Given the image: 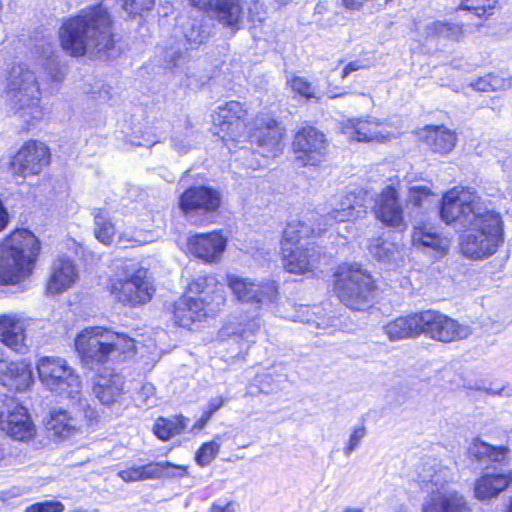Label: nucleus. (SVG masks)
Wrapping results in <instances>:
<instances>
[{"instance_id":"nucleus-23","label":"nucleus","mask_w":512,"mask_h":512,"mask_svg":"<svg viewBox=\"0 0 512 512\" xmlns=\"http://www.w3.org/2000/svg\"><path fill=\"white\" fill-rule=\"evenodd\" d=\"M374 211L376 218L387 226L401 228L405 226L403 207L399 200L397 190L392 186H387L378 195Z\"/></svg>"},{"instance_id":"nucleus-36","label":"nucleus","mask_w":512,"mask_h":512,"mask_svg":"<svg viewBox=\"0 0 512 512\" xmlns=\"http://www.w3.org/2000/svg\"><path fill=\"white\" fill-rule=\"evenodd\" d=\"M368 249L375 259L391 267L403 261L404 254L399 245L382 236L371 239Z\"/></svg>"},{"instance_id":"nucleus-2","label":"nucleus","mask_w":512,"mask_h":512,"mask_svg":"<svg viewBox=\"0 0 512 512\" xmlns=\"http://www.w3.org/2000/svg\"><path fill=\"white\" fill-rule=\"evenodd\" d=\"M63 49L72 56L92 53L100 59H113L120 53L112 33V19L104 2L82 9L61 26Z\"/></svg>"},{"instance_id":"nucleus-45","label":"nucleus","mask_w":512,"mask_h":512,"mask_svg":"<svg viewBox=\"0 0 512 512\" xmlns=\"http://www.w3.org/2000/svg\"><path fill=\"white\" fill-rule=\"evenodd\" d=\"M220 444L216 441L204 443L196 452L195 460L200 466L209 465L217 456Z\"/></svg>"},{"instance_id":"nucleus-31","label":"nucleus","mask_w":512,"mask_h":512,"mask_svg":"<svg viewBox=\"0 0 512 512\" xmlns=\"http://www.w3.org/2000/svg\"><path fill=\"white\" fill-rule=\"evenodd\" d=\"M512 483V472L508 474L486 473L474 485V496L480 501H490L505 491Z\"/></svg>"},{"instance_id":"nucleus-56","label":"nucleus","mask_w":512,"mask_h":512,"mask_svg":"<svg viewBox=\"0 0 512 512\" xmlns=\"http://www.w3.org/2000/svg\"><path fill=\"white\" fill-rule=\"evenodd\" d=\"M305 309V313H303V315H299L298 316V320L301 321V322H305V323H312V324H315L316 327L318 328H325L327 326L326 323H324V320H321L320 321V318L319 317H316L315 319H313L311 316H310V310L308 307H304Z\"/></svg>"},{"instance_id":"nucleus-30","label":"nucleus","mask_w":512,"mask_h":512,"mask_svg":"<svg viewBox=\"0 0 512 512\" xmlns=\"http://www.w3.org/2000/svg\"><path fill=\"white\" fill-rule=\"evenodd\" d=\"M412 245L424 253L438 257L448 250L449 240L437 233L434 227L423 224L414 228Z\"/></svg>"},{"instance_id":"nucleus-53","label":"nucleus","mask_w":512,"mask_h":512,"mask_svg":"<svg viewBox=\"0 0 512 512\" xmlns=\"http://www.w3.org/2000/svg\"><path fill=\"white\" fill-rule=\"evenodd\" d=\"M488 80L490 82L491 91L504 90L511 86V80L500 74L489 73Z\"/></svg>"},{"instance_id":"nucleus-12","label":"nucleus","mask_w":512,"mask_h":512,"mask_svg":"<svg viewBox=\"0 0 512 512\" xmlns=\"http://www.w3.org/2000/svg\"><path fill=\"white\" fill-rule=\"evenodd\" d=\"M284 133L285 129L265 113L256 115L249 126L250 140L264 157H275L282 151Z\"/></svg>"},{"instance_id":"nucleus-13","label":"nucleus","mask_w":512,"mask_h":512,"mask_svg":"<svg viewBox=\"0 0 512 512\" xmlns=\"http://www.w3.org/2000/svg\"><path fill=\"white\" fill-rule=\"evenodd\" d=\"M421 328L422 334L444 343L466 339L472 333L468 325L460 324L447 315L434 310L421 312Z\"/></svg>"},{"instance_id":"nucleus-44","label":"nucleus","mask_w":512,"mask_h":512,"mask_svg":"<svg viewBox=\"0 0 512 512\" xmlns=\"http://www.w3.org/2000/svg\"><path fill=\"white\" fill-rule=\"evenodd\" d=\"M498 0H461L459 10L473 12L478 17L485 14H492L496 8Z\"/></svg>"},{"instance_id":"nucleus-52","label":"nucleus","mask_w":512,"mask_h":512,"mask_svg":"<svg viewBox=\"0 0 512 512\" xmlns=\"http://www.w3.org/2000/svg\"><path fill=\"white\" fill-rule=\"evenodd\" d=\"M137 401L142 405L152 407L155 405V387L151 383H145L137 395Z\"/></svg>"},{"instance_id":"nucleus-42","label":"nucleus","mask_w":512,"mask_h":512,"mask_svg":"<svg viewBox=\"0 0 512 512\" xmlns=\"http://www.w3.org/2000/svg\"><path fill=\"white\" fill-rule=\"evenodd\" d=\"M93 215L95 224L94 233L96 238L106 245L110 244L115 235V228L108 213L102 209H95Z\"/></svg>"},{"instance_id":"nucleus-29","label":"nucleus","mask_w":512,"mask_h":512,"mask_svg":"<svg viewBox=\"0 0 512 512\" xmlns=\"http://www.w3.org/2000/svg\"><path fill=\"white\" fill-rule=\"evenodd\" d=\"M217 287L218 282L213 275H199L189 283L188 294H195L196 298H206L205 307L215 313L224 303L223 291Z\"/></svg>"},{"instance_id":"nucleus-39","label":"nucleus","mask_w":512,"mask_h":512,"mask_svg":"<svg viewBox=\"0 0 512 512\" xmlns=\"http://www.w3.org/2000/svg\"><path fill=\"white\" fill-rule=\"evenodd\" d=\"M32 147L27 141L22 148L12 157L10 170L16 177L25 178L32 174Z\"/></svg>"},{"instance_id":"nucleus-54","label":"nucleus","mask_w":512,"mask_h":512,"mask_svg":"<svg viewBox=\"0 0 512 512\" xmlns=\"http://www.w3.org/2000/svg\"><path fill=\"white\" fill-rule=\"evenodd\" d=\"M64 505L59 501L34 503V512H63Z\"/></svg>"},{"instance_id":"nucleus-1","label":"nucleus","mask_w":512,"mask_h":512,"mask_svg":"<svg viewBox=\"0 0 512 512\" xmlns=\"http://www.w3.org/2000/svg\"><path fill=\"white\" fill-rule=\"evenodd\" d=\"M441 219L459 230L470 232L462 237V253L472 259H482L496 253L504 242L500 214L489 209L479 194L471 188H453L441 201Z\"/></svg>"},{"instance_id":"nucleus-48","label":"nucleus","mask_w":512,"mask_h":512,"mask_svg":"<svg viewBox=\"0 0 512 512\" xmlns=\"http://www.w3.org/2000/svg\"><path fill=\"white\" fill-rule=\"evenodd\" d=\"M155 0H123V9L130 16L142 15L153 8Z\"/></svg>"},{"instance_id":"nucleus-27","label":"nucleus","mask_w":512,"mask_h":512,"mask_svg":"<svg viewBox=\"0 0 512 512\" xmlns=\"http://www.w3.org/2000/svg\"><path fill=\"white\" fill-rule=\"evenodd\" d=\"M206 298L185 295L174 304V320L178 326L190 327L205 319L211 312L205 307Z\"/></svg>"},{"instance_id":"nucleus-51","label":"nucleus","mask_w":512,"mask_h":512,"mask_svg":"<svg viewBox=\"0 0 512 512\" xmlns=\"http://www.w3.org/2000/svg\"><path fill=\"white\" fill-rule=\"evenodd\" d=\"M365 435H366L365 426L361 425V426L355 427L352 430L350 437L348 439V442L343 449L344 454L346 456H350L356 450V448L359 446V444L361 443V441L365 437Z\"/></svg>"},{"instance_id":"nucleus-40","label":"nucleus","mask_w":512,"mask_h":512,"mask_svg":"<svg viewBox=\"0 0 512 512\" xmlns=\"http://www.w3.org/2000/svg\"><path fill=\"white\" fill-rule=\"evenodd\" d=\"M507 451L505 447H494L478 439L469 447V455L479 461L488 458L492 462H501Z\"/></svg>"},{"instance_id":"nucleus-64","label":"nucleus","mask_w":512,"mask_h":512,"mask_svg":"<svg viewBox=\"0 0 512 512\" xmlns=\"http://www.w3.org/2000/svg\"><path fill=\"white\" fill-rule=\"evenodd\" d=\"M344 512H362V510L356 508H347L344 510Z\"/></svg>"},{"instance_id":"nucleus-57","label":"nucleus","mask_w":512,"mask_h":512,"mask_svg":"<svg viewBox=\"0 0 512 512\" xmlns=\"http://www.w3.org/2000/svg\"><path fill=\"white\" fill-rule=\"evenodd\" d=\"M472 87L478 91H491L490 82L488 80V74L478 78L474 83H472Z\"/></svg>"},{"instance_id":"nucleus-5","label":"nucleus","mask_w":512,"mask_h":512,"mask_svg":"<svg viewBox=\"0 0 512 512\" xmlns=\"http://www.w3.org/2000/svg\"><path fill=\"white\" fill-rule=\"evenodd\" d=\"M75 347L85 366L94 369L105 363L114 352H132L135 344L132 338L103 327H87L75 339Z\"/></svg>"},{"instance_id":"nucleus-47","label":"nucleus","mask_w":512,"mask_h":512,"mask_svg":"<svg viewBox=\"0 0 512 512\" xmlns=\"http://www.w3.org/2000/svg\"><path fill=\"white\" fill-rule=\"evenodd\" d=\"M50 149L42 142L34 141V174L50 164Z\"/></svg>"},{"instance_id":"nucleus-11","label":"nucleus","mask_w":512,"mask_h":512,"mask_svg":"<svg viewBox=\"0 0 512 512\" xmlns=\"http://www.w3.org/2000/svg\"><path fill=\"white\" fill-rule=\"evenodd\" d=\"M419 478L421 483H430L437 487V491H433L430 499L423 505L422 512L468 511L464 497L455 490L444 489L441 472L435 471L432 465H429V468L424 470V473H420Z\"/></svg>"},{"instance_id":"nucleus-18","label":"nucleus","mask_w":512,"mask_h":512,"mask_svg":"<svg viewBox=\"0 0 512 512\" xmlns=\"http://www.w3.org/2000/svg\"><path fill=\"white\" fill-rule=\"evenodd\" d=\"M7 401L6 410L0 412V429L15 440H28L32 436L28 408L13 398Z\"/></svg>"},{"instance_id":"nucleus-17","label":"nucleus","mask_w":512,"mask_h":512,"mask_svg":"<svg viewBox=\"0 0 512 512\" xmlns=\"http://www.w3.org/2000/svg\"><path fill=\"white\" fill-rule=\"evenodd\" d=\"M82 413L78 406H76ZM97 417L92 421H88L83 414V419L72 416L69 411L64 408H52L44 420L45 427L48 432L56 439L65 440L83 433L85 426L92 425Z\"/></svg>"},{"instance_id":"nucleus-61","label":"nucleus","mask_w":512,"mask_h":512,"mask_svg":"<svg viewBox=\"0 0 512 512\" xmlns=\"http://www.w3.org/2000/svg\"><path fill=\"white\" fill-rule=\"evenodd\" d=\"M211 512H235V511L231 504H227L223 507L220 505L214 504L211 508Z\"/></svg>"},{"instance_id":"nucleus-24","label":"nucleus","mask_w":512,"mask_h":512,"mask_svg":"<svg viewBox=\"0 0 512 512\" xmlns=\"http://www.w3.org/2000/svg\"><path fill=\"white\" fill-rule=\"evenodd\" d=\"M343 132L359 142L382 143L392 137L384 128V123L375 118L350 119L344 124Z\"/></svg>"},{"instance_id":"nucleus-60","label":"nucleus","mask_w":512,"mask_h":512,"mask_svg":"<svg viewBox=\"0 0 512 512\" xmlns=\"http://www.w3.org/2000/svg\"><path fill=\"white\" fill-rule=\"evenodd\" d=\"M16 496H19V490L18 489H13L11 491H3V492H0V500L3 501V502H8V504H10V499L12 497H16ZM14 503H11V505H13Z\"/></svg>"},{"instance_id":"nucleus-9","label":"nucleus","mask_w":512,"mask_h":512,"mask_svg":"<svg viewBox=\"0 0 512 512\" xmlns=\"http://www.w3.org/2000/svg\"><path fill=\"white\" fill-rule=\"evenodd\" d=\"M124 277L116 279L111 285V293L121 303L137 306L149 302L154 288L149 281L148 271L144 268L123 267Z\"/></svg>"},{"instance_id":"nucleus-22","label":"nucleus","mask_w":512,"mask_h":512,"mask_svg":"<svg viewBox=\"0 0 512 512\" xmlns=\"http://www.w3.org/2000/svg\"><path fill=\"white\" fill-rule=\"evenodd\" d=\"M0 342L16 355L24 356L30 352L24 322L17 316H0Z\"/></svg>"},{"instance_id":"nucleus-38","label":"nucleus","mask_w":512,"mask_h":512,"mask_svg":"<svg viewBox=\"0 0 512 512\" xmlns=\"http://www.w3.org/2000/svg\"><path fill=\"white\" fill-rule=\"evenodd\" d=\"M187 421L188 419L183 416L173 419L159 418L154 425L153 431L159 439L166 441L181 434L187 426Z\"/></svg>"},{"instance_id":"nucleus-19","label":"nucleus","mask_w":512,"mask_h":512,"mask_svg":"<svg viewBox=\"0 0 512 512\" xmlns=\"http://www.w3.org/2000/svg\"><path fill=\"white\" fill-rule=\"evenodd\" d=\"M227 237L221 231L192 235L187 242L191 255L205 263H217L226 249Z\"/></svg>"},{"instance_id":"nucleus-26","label":"nucleus","mask_w":512,"mask_h":512,"mask_svg":"<svg viewBox=\"0 0 512 512\" xmlns=\"http://www.w3.org/2000/svg\"><path fill=\"white\" fill-rule=\"evenodd\" d=\"M184 473V467L163 461L121 470L119 471L118 476L125 482H136L147 479H158L161 477L182 476Z\"/></svg>"},{"instance_id":"nucleus-14","label":"nucleus","mask_w":512,"mask_h":512,"mask_svg":"<svg viewBox=\"0 0 512 512\" xmlns=\"http://www.w3.org/2000/svg\"><path fill=\"white\" fill-rule=\"evenodd\" d=\"M327 146L326 137L321 131L311 126L304 127L294 137L295 159L302 166H317L325 160Z\"/></svg>"},{"instance_id":"nucleus-55","label":"nucleus","mask_w":512,"mask_h":512,"mask_svg":"<svg viewBox=\"0 0 512 512\" xmlns=\"http://www.w3.org/2000/svg\"><path fill=\"white\" fill-rule=\"evenodd\" d=\"M227 399L222 396L213 397L208 402L207 410L204 411L205 413V420H210L212 415L218 411L224 404L226 403Z\"/></svg>"},{"instance_id":"nucleus-20","label":"nucleus","mask_w":512,"mask_h":512,"mask_svg":"<svg viewBox=\"0 0 512 512\" xmlns=\"http://www.w3.org/2000/svg\"><path fill=\"white\" fill-rule=\"evenodd\" d=\"M283 265L290 273L304 274L313 271L323 257L320 247L309 244L306 247L293 246L281 249Z\"/></svg>"},{"instance_id":"nucleus-10","label":"nucleus","mask_w":512,"mask_h":512,"mask_svg":"<svg viewBox=\"0 0 512 512\" xmlns=\"http://www.w3.org/2000/svg\"><path fill=\"white\" fill-rule=\"evenodd\" d=\"M227 285L236 300L249 305L253 313L274 301L278 294L274 282H257L236 274L227 275Z\"/></svg>"},{"instance_id":"nucleus-58","label":"nucleus","mask_w":512,"mask_h":512,"mask_svg":"<svg viewBox=\"0 0 512 512\" xmlns=\"http://www.w3.org/2000/svg\"><path fill=\"white\" fill-rule=\"evenodd\" d=\"M214 2L215 0H190L192 6L209 13L213 10Z\"/></svg>"},{"instance_id":"nucleus-59","label":"nucleus","mask_w":512,"mask_h":512,"mask_svg":"<svg viewBox=\"0 0 512 512\" xmlns=\"http://www.w3.org/2000/svg\"><path fill=\"white\" fill-rule=\"evenodd\" d=\"M363 67L364 65L359 60L349 62L342 71V78L347 77L350 73L357 71Z\"/></svg>"},{"instance_id":"nucleus-35","label":"nucleus","mask_w":512,"mask_h":512,"mask_svg":"<svg viewBox=\"0 0 512 512\" xmlns=\"http://www.w3.org/2000/svg\"><path fill=\"white\" fill-rule=\"evenodd\" d=\"M210 13L219 23L233 31L239 29L243 19V7L240 0H215Z\"/></svg>"},{"instance_id":"nucleus-15","label":"nucleus","mask_w":512,"mask_h":512,"mask_svg":"<svg viewBox=\"0 0 512 512\" xmlns=\"http://www.w3.org/2000/svg\"><path fill=\"white\" fill-rule=\"evenodd\" d=\"M222 197L218 190L208 186H195L186 189L180 196L179 205L185 215L192 219L195 216H209L221 206Z\"/></svg>"},{"instance_id":"nucleus-46","label":"nucleus","mask_w":512,"mask_h":512,"mask_svg":"<svg viewBox=\"0 0 512 512\" xmlns=\"http://www.w3.org/2000/svg\"><path fill=\"white\" fill-rule=\"evenodd\" d=\"M288 84L294 92L306 99L317 98L315 87L304 77L294 76Z\"/></svg>"},{"instance_id":"nucleus-28","label":"nucleus","mask_w":512,"mask_h":512,"mask_svg":"<svg viewBox=\"0 0 512 512\" xmlns=\"http://www.w3.org/2000/svg\"><path fill=\"white\" fill-rule=\"evenodd\" d=\"M79 273L74 262L68 258H58L52 266V273L46 288L50 295L61 294L76 284Z\"/></svg>"},{"instance_id":"nucleus-4","label":"nucleus","mask_w":512,"mask_h":512,"mask_svg":"<svg viewBox=\"0 0 512 512\" xmlns=\"http://www.w3.org/2000/svg\"><path fill=\"white\" fill-rule=\"evenodd\" d=\"M366 212L364 205V193L362 190L347 193L339 202L336 208L325 216L312 215L314 221L319 222L317 225H310L303 221L293 220L287 223L283 232L281 241V249L297 246L303 238H309L313 235L325 231L327 226L333 222H345L357 219Z\"/></svg>"},{"instance_id":"nucleus-16","label":"nucleus","mask_w":512,"mask_h":512,"mask_svg":"<svg viewBox=\"0 0 512 512\" xmlns=\"http://www.w3.org/2000/svg\"><path fill=\"white\" fill-rule=\"evenodd\" d=\"M0 385L16 393L27 392L32 385V362L30 358L9 360L0 348Z\"/></svg>"},{"instance_id":"nucleus-63","label":"nucleus","mask_w":512,"mask_h":512,"mask_svg":"<svg viewBox=\"0 0 512 512\" xmlns=\"http://www.w3.org/2000/svg\"><path fill=\"white\" fill-rule=\"evenodd\" d=\"M34 261L36 260V254L40 251V241L34 236Z\"/></svg>"},{"instance_id":"nucleus-3","label":"nucleus","mask_w":512,"mask_h":512,"mask_svg":"<svg viewBox=\"0 0 512 512\" xmlns=\"http://www.w3.org/2000/svg\"><path fill=\"white\" fill-rule=\"evenodd\" d=\"M41 383L51 392L68 398L73 405L83 410L88 421L98 417L97 411L90 406L81 393L80 376L70 367L67 361L59 357H44L37 366Z\"/></svg>"},{"instance_id":"nucleus-50","label":"nucleus","mask_w":512,"mask_h":512,"mask_svg":"<svg viewBox=\"0 0 512 512\" xmlns=\"http://www.w3.org/2000/svg\"><path fill=\"white\" fill-rule=\"evenodd\" d=\"M259 329V319L256 318V315H254L251 317V320L245 323L239 330L233 331V334H238L247 342H255V334Z\"/></svg>"},{"instance_id":"nucleus-49","label":"nucleus","mask_w":512,"mask_h":512,"mask_svg":"<svg viewBox=\"0 0 512 512\" xmlns=\"http://www.w3.org/2000/svg\"><path fill=\"white\" fill-rule=\"evenodd\" d=\"M432 192L426 186H414L409 190V201L415 207H422L431 200Z\"/></svg>"},{"instance_id":"nucleus-8","label":"nucleus","mask_w":512,"mask_h":512,"mask_svg":"<svg viewBox=\"0 0 512 512\" xmlns=\"http://www.w3.org/2000/svg\"><path fill=\"white\" fill-rule=\"evenodd\" d=\"M32 72L27 64H18L12 67L7 88L5 101L9 111L18 115L29 125L32 120V97L30 94Z\"/></svg>"},{"instance_id":"nucleus-33","label":"nucleus","mask_w":512,"mask_h":512,"mask_svg":"<svg viewBox=\"0 0 512 512\" xmlns=\"http://www.w3.org/2000/svg\"><path fill=\"white\" fill-rule=\"evenodd\" d=\"M415 30L424 39L443 38L458 41L463 36V27L449 21H430L415 23Z\"/></svg>"},{"instance_id":"nucleus-43","label":"nucleus","mask_w":512,"mask_h":512,"mask_svg":"<svg viewBox=\"0 0 512 512\" xmlns=\"http://www.w3.org/2000/svg\"><path fill=\"white\" fill-rule=\"evenodd\" d=\"M165 62L168 69L175 73L183 72L189 77V67L187 66L189 59L186 52H183L180 47H170L165 51Z\"/></svg>"},{"instance_id":"nucleus-37","label":"nucleus","mask_w":512,"mask_h":512,"mask_svg":"<svg viewBox=\"0 0 512 512\" xmlns=\"http://www.w3.org/2000/svg\"><path fill=\"white\" fill-rule=\"evenodd\" d=\"M287 380L288 377L284 368L275 366L269 371L257 374L252 387H256L263 394H274L284 389Z\"/></svg>"},{"instance_id":"nucleus-7","label":"nucleus","mask_w":512,"mask_h":512,"mask_svg":"<svg viewBox=\"0 0 512 512\" xmlns=\"http://www.w3.org/2000/svg\"><path fill=\"white\" fill-rule=\"evenodd\" d=\"M334 288L340 301L353 310H365L372 304L374 281L359 267H341L336 273Z\"/></svg>"},{"instance_id":"nucleus-62","label":"nucleus","mask_w":512,"mask_h":512,"mask_svg":"<svg viewBox=\"0 0 512 512\" xmlns=\"http://www.w3.org/2000/svg\"><path fill=\"white\" fill-rule=\"evenodd\" d=\"M208 421L209 420H205V413H203L202 417L195 423L194 428L200 430L206 425Z\"/></svg>"},{"instance_id":"nucleus-25","label":"nucleus","mask_w":512,"mask_h":512,"mask_svg":"<svg viewBox=\"0 0 512 512\" xmlns=\"http://www.w3.org/2000/svg\"><path fill=\"white\" fill-rule=\"evenodd\" d=\"M124 384L123 375L105 369L94 378L92 393L102 405L111 406L124 393Z\"/></svg>"},{"instance_id":"nucleus-34","label":"nucleus","mask_w":512,"mask_h":512,"mask_svg":"<svg viewBox=\"0 0 512 512\" xmlns=\"http://www.w3.org/2000/svg\"><path fill=\"white\" fill-rule=\"evenodd\" d=\"M424 142L434 152L448 154L456 145L457 136L445 126H427L422 132Z\"/></svg>"},{"instance_id":"nucleus-32","label":"nucleus","mask_w":512,"mask_h":512,"mask_svg":"<svg viewBox=\"0 0 512 512\" xmlns=\"http://www.w3.org/2000/svg\"><path fill=\"white\" fill-rule=\"evenodd\" d=\"M383 329L392 341L417 337L422 334L421 312L398 317L387 323Z\"/></svg>"},{"instance_id":"nucleus-6","label":"nucleus","mask_w":512,"mask_h":512,"mask_svg":"<svg viewBox=\"0 0 512 512\" xmlns=\"http://www.w3.org/2000/svg\"><path fill=\"white\" fill-rule=\"evenodd\" d=\"M32 232L17 229L0 244V285H15L32 270Z\"/></svg>"},{"instance_id":"nucleus-21","label":"nucleus","mask_w":512,"mask_h":512,"mask_svg":"<svg viewBox=\"0 0 512 512\" xmlns=\"http://www.w3.org/2000/svg\"><path fill=\"white\" fill-rule=\"evenodd\" d=\"M246 116L247 111L242 103L229 101L217 108L213 114V124L219 127L221 132L225 133L222 139H225L226 136L230 139H235L246 127L244 123Z\"/></svg>"},{"instance_id":"nucleus-41","label":"nucleus","mask_w":512,"mask_h":512,"mask_svg":"<svg viewBox=\"0 0 512 512\" xmlns=\"http://www.w3.org/2000/svg\"><path fill=\"white\" fill-rule=\"evenodd\" d=\"M183 33L185 41L190 45V48H196L204 43L210 35L209 27L203 25L202 21L193 19L189 20L183 25Z\"/></svg>"}]
</instances>
